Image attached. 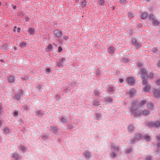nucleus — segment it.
<instances>
[{
    "label": "nucleus",
    "mask_w": 160,
    "mask_h": 160,
    "mask_svg": "<svg viewBox=\"0 0 160 160\" xmlns=\"http://www.w3.org/2000/svg\"><path fill=\"white\" fill-rule=\"evenodd\" d=\"M107 100L109 102H111L112 101V99L110 98H108Z\"/></svg>",
    "instance_id": "obj_45"
},
{
    "label": "nucleus",
    "mask_w": 160,
    "mask_h": 160,
    "mask_svg": "<svg viewBox=\"0 0 160 160\" xmlns=\"http://www.w3.org/2000/svg\"><path fill=\"white\" fill-rule=\"evenodd\" d=\"M85 156L86 158H88L90 157V153L88 151H86L84 153Z\"/></svg>",
    "instance_id": "obj_22"
},
{
    "label": "nucleus",
    "mask_w": 160,
    "mask_h": 160,
    "mask_svg": "<svg viewBox=\"0 0 160 160\" xmlns=\"http://www.w3.org/2000/svg\"><path fill=\"white\" fill-rule=\"evenodd\" d=\"M18 112H14L13 115L14 117H16V116L18 115Z\"/></svg>",
    "instance_id": "obj_40"
},
{
    "label": "nucleus",
    "mask_w": 160,
    "mask_h": 160,
    "mask_svg": "<svg viewBox=\"0 0 160 160\" xmlns=\"http://www.w3.org/2000/svg\"><path fill=\"white\" fill-rule=\"evenodd\" d=\"M55 34L57 37H58L62 35V33L60 31L57 30L55 31Z\"/></svg>",
    "instance_id": "obj_10"
},
{
    "label": "nucleus",
    "mask_w": 160,
    "mask_h": 160,
    "mask_svg": "<svg viewBox=\"0 0 160 160\" xmlns=\"http://www.w3.org/2000/svg\"><path fill=\"white\" fill-rule=\"evenodd\" d=\"M58 50L59 52H61L62 50V47H59L58 48Z\"/></svg>",
    "instance_id": "obj_34"
},
{
    "label": "nucleus",
    "mask_w": 160,
    "mask_h": 160,
    "mask_svg": "<svg viewBox=\"0 0 160 160\" xmlns=\"http://www.w3.org/2000/svg\"><path fill=\"white\" fill-rule=\"evenodd\" d=\"M104 2L103 0H99V3L100 5H101V6H103L104 4Z\"/></svg>",
    "instance_id": "obj_27"
},
{
    "label": "nucleus",
    "mask_w": 160,
    "mask_h": 160,
    "mask_svg": "<svg viewBox=\"0 0 160 160\" xmlns=\"http://www.w3.org/2000/svg\"><path fill=\"white\" fill-rule=\"evenodd\" d=\"M50 130L53 132H56L57 131V128L55 127L51 126Z\"/></svg>",
    "instance_id": "obj_15"
},
{
    "label": "nucleus",
    "mask_w": 160,
    "mask_h": 160,
    "mask_svg": "<svg viewBox=\"0 0 160 160\" xmlns=\"http://www.w3.org/2000/svg\"><path fill=\"white\" fill-rule=\"evenodd\" d=\"M158 146H160V143H158Z\"/></svg>",
    "instance_id": "obj_58"
},
{
    "label": "nucleus",
    "mask_w": 160,
    "mask_h": 160,
    "mask_svg": "<svg viewBox=\"0 0 160 160\" xmlns=\"http://www.w3.org/2000/svg\"><path fill=\"white\" fill-rule=\"evenodd\" d=\"M131 151H132V149L130 148V149H129V150H128V152H130Z\"/></svg>",
    "instance_id": "obj_52"
},
{
    "label": "nucleus",
    "mask_w": 160,
    "mask_h": 160,
    "mask_svg": "<svg viewBox=\"0 0 160 160\" xmlns=\"http://www.w3.org/2000/svg\"><path fill=\"white\" fill-rule=\"evenodd\" d=\"M157 138L158 140H160V135L158 136L157 137Z\"/></svg>",
    "instance_id": "obj_49"
},
{
    "label": "nucleus",
    "mask_w": 160,
    "mask_h": 160,
    "mask_svg": "<svg viewBox=\"0 0 160 160\" xmlns=\"http://www.w3.org/2000/svg\"><path fill=\"white\" fill-rule=\"evenodd\" d=\"M150 108L151 109H152V108H153V105L151 104V103H150Z\"/></svg>",
    "instance_id": "obj_44"
},
{
    "label": "nucleus",
    "mask_w": 160,
    "mask_h": 160,
    "mask_svg": "<svg viewBox=\"0 0 160 160\" xmlns=\"http://www.w3.org/2000/svg\"><path fill=\"white\" fill-rule=\"evenodd\" d=\"M111 147L112 150L114 151H118L119 150V148L118 147L111 146Z\"/></svg>",
    "instance_id": "obj_17"
},
{
    "label": "nucleus",
    "mask_w": 160,
    "mask_h": 160,
    "mask_svg": "<svg viewBox=\"0 0 160 160\" xmlns=\"http://www.w3.org/2000/svg\"><path fill=\"white\" fill-rule=\"evenodd\" d=\"M66 59L64 58H62L61 59V60H60L57 63V65L59 67H62V64L64 63L66 61Z\"/></svg>",
    "instance_id": "obj_4"
},
{
    "label": "nucleus",
    "mask_w": 160,
    "mask_h": 160,
    "mask_svg": "<svg viewBox=\"0 0 160 160\" xmlns=\"http://www.w3.org/2000/svg\"><path fill=\"white\" fill-rule=\"evenodd\" d=\"M14 49L15 50H16L17 49V48L16 47H14Z\"/></svg>",
    "instance_id": "obj_57"
},
{
    "label": "nucleus",
    "mask_w": 160,
    "mask_h": 160,
    "mask_svg": "<svg viewBox=\"0 0 160 160\" xmlns=\"http://www.w3.org/2000/svg\"><path fill=\"white\" fill-rule=\"evenodd\" d=\"M116 154L114 153H113L112 154V156L113 157H115L116 156Z\"/></svg>",
    "instance_id": "obj_48"
},
{
    "label": "nucleus",
    "mask_w": 160,
    "mask_h": 160,
    "mask_svg": "<svg viewBox=\"0 0 160 160\" xmlns=\"http://www.w3.org/2000/svg\"><path fill=\"white\" fill-rule=\"evenodd\" d=\"M146 160H151V158H147Z\"/></svg>",
    "instance_id": "obj_54"
},
{
    "label": "nucleus",
    "mask_w": 160,
    "mask_h": 160,
    "mask_svg": "<svg viewBox=\"0 0 160 160\" xmlns=\"http://www.w3.org/2000/svg\"><path fill=\"white\" fill-rule=\"evenodd\" d=\"M152 23L154 25H158L159 24V22L155 20H153L152 21Z\"/></svg>",
    "instance_id": "obj_26"
},
{
    "label": "nucleus",
    "mask_w": 160,
    "mask_h": 160,
    "mask_svg": "<svg viewBox=\"0 0 160 160\" xmlns=\"http://www.w3.org/2000/svg\"><path fill=\"white\" fill-rule=\"evenodd\" d=\"M157 83L158 84H160V79L158 81H157Z\"/></svg>",
    "instance_id": "obj_50"
},
{
    "label": "nucleus",
    "mask_w": 160,
    "mask_h": 160,
    "mask_svg": "<svg viewBox=\"0 0 160 160\" xmlns=\"http://www.w3.org/2000/svg\"><path fill=\"white\" fill-rule=\"evenodd\" d=\"M64 39L67 40L68 39V36H66L64 37Z\"/></svg>",
    "instance_id": "obj_47"
},
{
    "label": "nucleus",
    "mask_w": 160,
    "mask_h": 160,
    "mask_svg": "<svg viewBox=\"0 0 160 160\" xmlns=\"http://www.w3.org/2000/svg\"><path fill=\"white\" fill-rule=\"evenodd\" d=\"M128 17L130 18H132L133 16V14L131 13H128Z\"/></svg>",
    "instance_id": "obj_32"
},
{
    "label": "nucleus",
    "mask_w": 160,
    "mask_h": 160,
    "mask_svg": "<svg viewBox=\"0 0 160 160\" xmlns=\"http://www.w3.org/2000/svg\"><path fill=\"white\" fill-rule=\"evenodd\" d=\"M81 4L82 6L85 7L87 3L85 1H83L82 2Z\"/></svg>",
    "instance_id": "obj_28"
},
{
    "label": "nucleus",
    "mask_w": 160,
    "mask_h": 160,
    "mask_svg": "<svg viewBox=\"0 0 160 160\" xmlns=\"http://www.w3.org/2000/svg\"><path fill=\"white\" fill-rule=\"evenodd\" d=\"M21 29L20 28H17L16 26H15L13 29V31L15 33H19L21 31Z\"/></svg>",
    "instance_id": "obj_6"
},
{
    "label": "nucleus",
    "mask_w": 160,
    "mask_h": 160,
    "mask_svg": "<svg viewBox=\"0 0 160 160\" xmlns=\"http://www.w3.org/2000/svg\"><path fill=\"white\" fill-rule=\"evenodd\" d=\"M153 95L155 98L160 97V90L158 91L156 90H154L153 91Z\"/></svg>",
    "instance_id": "obj_5"
},
{
    "label": "nucleus",
    "mask_w": 160,
    "mask_h": 160,
    "mask_svg": "<svg viewBox=\"0 0 160 160\" xmlns=\"http://www.w3.org/2000/svg\"><path fill=\"white\" fill-rule=\"evenodd\" d=\"M20 98V96L18 94H16L14 96V98L17 100L19 99Z\"/></svg>",
    "instance_id": "obj_29"
},
{
    "label": "nucleus",
    "mask_w": 160,
    "mask_h": 160,
    "mask_svg": "<svg viewBox=\"0 0 160 160\" xmlns=\"http://www.w3.org/2000/svg\"><path fill=\"white\" fill-rule=\"evenodd\" d=\"M153 76V74L152 73H150L149 74V75L148 76V78H152Z\"/></svg>",
    "instance_id": "obj_35"
},
{
    "label": "nucleus",
    "mask_w": 160,
    "mask_h": 160,
    "mask_svg": "<svg viewBox=\"0 0 160 160\" xmlns=\"http://www.w3.org/2000/svg\"><path fill=\"white\" fill-rule=\"evenodd\" d=\"M13 8L14 9H15L16 8V6H13Z\"/></svg>",
    "instance_id": "obj_53"
},
{
    "label": "nucleus",
    "mask_w": 160,
    "mask_h": 160,
    "mask_svg": "<svg viewBox=\"0 0 160 160\" xmlns=\"http://www.w3.org/2000/svg\"><path fill=\"white\" fill-rule=\"evenodd\" d=\"M142 115L144 116H148L150 114L149 111L145 110L144 111H142Z\"/></svg>",
    "instance_id": "obj_16"
},
{
    "label": "nucleus",
    "mask_w": 160,
    "mask_h": 160,
    "mask_svg": "<svg viewBox=\"0 0 160 160\" xmlns=\"http://www.w3.org/2000/svg\"><path fill=\"white\" fill-rule=\"evenodd\" d=\"M123 61L125 62H127L128 61V59H125V58H124L123 60Z\"/></svg>",
    "instance_id": "obj_42"
},
{
    "label": "nucleus",
    "mask_w": 160,
    "mask_h": 160,
    "mask_svg": "<svg viewBox=\"0 0 160 160\" xmlns=\"http://www.w3.org/2000/svg\"><path fill=\"white\" fill-rule=\"evenodd\" d=\"M132 114H134L135 116L141 115H142V112H140L136 108L132 107L131 110Z\"/></svg>",
    "instance_id": "obj_2"
},
{
    "label": "nucleus",
    "mask_w": 160,
    "mask_h": 160,
    "mask_svg": "<svg viewBox=\"0 0 160 160\" xmlns=\"http://www.w3.org/2000/svg\"><path fill=\"white\" fill-rule=\"evenodd\" d=\"M121 3L124 4L126 3V0H120Z\"/></svg>",
    "instance_id": "obj_37"
},
{
    "label": "nucleus",
    "mask_w": 160,
    "mask_h": 160,
    "mask_svg": "<svg viewBox=\"0 0 160 160\" xmlns=\"http://www.w3.org/2000/svg\"><path fill=\"white\" fill-rule=\"evenodd\" d=\"M19 45L22 48H23L27 45V43L25 42H22L19 43Z\"/></svg>",
    "instance_id": "obj_20"
},
{
    "label": "nucleus",
    "mask_w": 160,
    "mask_h": 160,
    "mask_svg": "<svg viewBox=\"0 0 160 160\" xmlns=\"http://www.w3.org/2000/svg\"><path fill=\"white\" fill-rule=\"evenodd\" d=\"M132 43H133V44H134L135 45H137L138 47L139 46V44H138V43H137L136 41V40L135 39H132Z\"/></svg>",
    "instance_id": "obj_21"
},
{
    "label": "nucleus",
    "mask_w": 160,
    "mask_h": 160,
    "mask_svg": "<svg viewBox=\"0 0 160 160\" xmlns=\"http://www.w3.org/2000/svg\"><path fill=\"white\" fill-rule=\"evenodd\" d=\"M152 50L154 52H156L157 50V49L156 48H154L152 49Z\"/></svg>",
    "instance_id": "obj_41"
},
{
    "label": "nucleus",
    "mask_w": 160,
    "mask_h": 160,
    "mask_svg": "<svg viewBox=\"0 0 160 160\" xmlns=\"http://www.w3.org/2000/svg\"><path fill=\"white\" fill-rule=\"evenodd\" d=\"M137 103V101H136L133 102L132 103V105H134L136 104Z\"/></svg>",
    "instance_id": "obj_46"
},
{
    "label": "nucleus",
    "mask_w": 160,
    "mask_h": 160,
    "mask_svg": "<svg viewBox=\"0 0 160 160\" xmlns=\"http://www.w3.org/2000/svg\"><path fill=\"white\" fill-rule=\"evenodd\" d=\"M20 148L22 151L24 152H25L28 149L26 148H25L23 145H21L20 147Z\"/></svg>",
    "instance_id": "obj_19"
},
{
    "label": "nucleus",
    "mask_w": 160,
    "mask_h": 160,
    "mask_svg": "<svg viewBox=\"0 0 160 160\" xmlns=\"http://www.w3.org/2000/svg\"><path fill=\"white\" fill-rule=\"evenodd\" d=\"M141 72L142 78L144 79L142 82V84L144 86L143 91L146 92H149L150 89V86L149 84H148L146 80L148 77L147 75V72L145 70L142 69L141 70Z\"/></svg>",
    "instance_id": "obj_1"
},
{
    "label": "nucleus",
    "mask_w": 160,
    "mask_h": 160,
    "mask_svg": "<svg viewBox=\"0 0 160 160\" xmlns=\"http://www.w3.org/2000/svg\"><path fill=\"white\" fill-rule=\"evenodd\" d=\"M36 113L37 115H43L44 112L42 110H38L36 112Z\"/></svg>",
    "instance_id": "obj_18"
},
{
    "label": "nucleus",
    "mask_w": 160,
    "mask_h": 160,
    "mask_svg": "<svg viewBox=\"0 0 160 160\" xmlns=\"http://www.w3.org/2000/svg\"><path fill=\"white\" fill-rule=\"evenodd\" d=\"M141 139V137H140V138H138L137 139L139 140H140Z\"/></svg>",
    "instance_id": "obj_56"
},
{
    "label": "nucleus",
    "mask_w": 160,
    "mask_h": 160,
    "mask_svg": "<svg viewBox=\"0 0 160 160\" xmlns=\"http://www.w3.org/2000/svg\"><path fill=\"white\" fill-rule=\"evenodd\" d=\"M157 66L159 68H160V60L158 61V62Z\"/></svg>",
    "instance_id": "obj_38"
},
{
    "label": "nucleus",
    "mask_w": 160,
    "mask_h": 160,
    "mask_svg": "<svg viewBox=\"0 0 160 160\" xmlns=\"http://www.w3.org/2000/svg\"><path fill=\"white\" fill-rule=\"evenodd\" d=\"M4 132H6V133H8L9 132V130L8 128H4Z\"/></svg>",
    "instance_id": "obj_33"
},
{
    "label": "nucleus",
    "mask_w": 160,
    "mask_h": 160,
    "mask_svg": "<svg viewBox=\"0 0 160 160\" xmlns=\"http://www.w3.org/2000/svg\"><path fill=\"white\" fill-rule=\"evenodd\" d=\"M47 71H48V72L49 71H50V69H49V68H47Z\"/></svg>",
    "instance_id": "obj_55"
},
{
    "label": "nucleus",
    "mask_w": 160,
    "mask_h": 160,
    "mask_svg": "<svg viewBox=\"0 0 160 160\" xmlns=\"http://www.w3.org/2000/svg\"><path fill=\"white\" fill-rule=\"evenodd\" d=\"M148 125L150 127H154L157 128L160 125V122L158 121L154 123L152 122H149Z\"/></svg>",
    "instance_id": "obj_3"
},
{
    "label": "nucleus",
    "mask_w": 160,
    "mask_h": 160,
    "mask_svg": "<svg viewBox=\"0 0 160 160\" xmlns=\"http://www.w3.org/2000/svg\"><path fill=\"white\" fill-rule=\"evenodd\" d=\"M144 138L147 141H149L150 138V136L147 135H145L144 136Z\"/></svg>",
    "instance_id": "obj_25"
},
{
    "label": "nucleus",
    "mask_w": 160,
    "mask_h": 160,
    "mask_svg": "<svg viewBox=\"0 0 160 160\" xmlns=\"http://www.w3.org/2000/svg\"><path fill=\"white\" fill-rule=\"evenodd\" d=\"M56 98H60V97L59 95H57L56 96Z\"/></svg>",
    "instance_id": "obj_51"
},
{
    "label": "nucleus",
    "mask_w": 160,
    "mask_h": 160,
    "mask_svg": "<svg viewBox=\"0 0 160 160\" xmlns=\"http://www.w3.org/2000/svg\"><path fill=\"white\" fill-rule=\"evenodd\" d=\"M113 90H114V88L113 87L110 88L108 90V91H113Z\"/></svg>",
    "instance_id": "obj_39"
},
{
    "label": "nucleus",
    "mask_w": 160,
    "mask_h": 160,
    "mask_svg": "<svg viewBox=\"0 0 160 160\" xmlns=\"http://www.w3.org/2000/svg\"><path fill=\"white\" fill-rule=\"evenodd\" d=\"M52 49V46L51 45L49 44L48 47L47 49V51L50 52Z\"/></svg>",
    "instance_id": "obj_23"
},
{
    "label": "nucleus",
    "mask_w": 160,
    "mask_h": 160,
    "mask_svg": "<svg viewBox=\"0 0 160 160\" xmlns=\"http://www.w3.org/2000/svg\"><path fill=\"white\" fill-rule=\"evenodd\" d=\"M128 130L129 132H132L133 130V128L132 126H129L128 127Z\"/></svg>",
    "instance_id": "obj_24"
},
{
    "label": "nucleus",
    "mask_w": 160,
    "mask_h": 160,
    "mask_svg": "<svg viewBox=\"0 0 160 160\" xmlns=\"http://www.w3.org/2000/svg\"><path fill=\"white\" fill-rule=\"evenodd\" d=\"M28 31L30 35H33L34 33V30L32 28H29Z\"/></svg>",
    "instance_id": "obj_14"
},
{
    "label": "nucleus",
    "mask_w": 160,
    "mask_h": 160,
    "mask_svg": "<svg viewBox=\"0 0 160 160\" xmlns=\"http://www.w3.org/2000/svg\"><path fill=\"white\" fill-rule=\"evenodd\" d=\"M119 81L121 83H122L124 82L122 78H120L119 79Z\"/></svg>",
    "instance_id": "obj_43"
},
{
    "label": "nucleus",
    "mask_w": 160,
    "mask_h": 160,
    "mask_svg": "<svg viewBox=\"0 0 160 160\" xmlns=\"http://www.w3.org/2000/svg\"><path fill=\"white\" fill-rule=\"evenodd\" d=\"M146 102V101L145 100H142L141 101V102L140 103V106H142L143 104H145Z\"/></svg>",
    "instance_id": "obj_30"
},
{
    "label": "nucleus",
    "mask_w": 160,
    "mask_h": 160,
    "mask_svg": "<svg viewBox=\"0 0 160 160\" xmlns=\"http://www.w3.org/2000/svg\"><path fill=\"white\" fill-rule=\"evenodd\" d=\"M15 79V77L13 76H10L8 78V80L10 82H13Z\"/></svg>",
    "instance_id": "obj_13"
},
{
    "label": "nucleus",
    "mask_w": 160,
    "mask_h": 160,
    "mask_svg": "<svg viewBox=\"0 0 160 160\" xmlns=\"http://www.w3.org/2000/svg\"><path fill=\"white\" fill-rule=\"evenodd\" d=\"M148 16V14L145 12H142L141 15L140 17L142 19H145Z\"/></svg>",
    "instance_id": "obj_8"
},
{
    "label": "nucleus",
    "mask_w": 160,
    "mask_h": 160,
    "mask_svg": "<svg viewBox=\"0 0 160 160\" xmlns=\"http://www.w3.org/2000/svg\"><path fill=\"white\" fill-rule=\"evenodd\" d=\"M61 120L63 122H65L66 121V119L64 118H61Z\"/></svg>",
    "instance_id": "obj_36"
},
{
    "label": "nucleus",
    "mask_w": 160,
    "mask_h": 160,
    "mask_svg": "<svg viewBox=\"0 0 160 160\" xmlns=\"http://www.w3.org/2000/svg\"><path fill=\"white\" fill-rule=\"evenodd\" d=\"M1 2H0V6H1Z\"/></svg>",
    "instance_id": "obj_59"
},
{
    "label": "nucleus",
    "mask_w": 160,
    "mask_h": 160,
    "mask_svg": "<svg viewBox=\"0 0 160 160\" xmlns=\"http://www.w3.org/2000/svg\"><path fill=\"white\" fill-rule=\"evenodd\" d=\"M136 93V91L133 88L130 89L129 92V95L131 96H133Z\"/></svg>",
    "instance_id": "obj_9"
},
{
    "label": "nucleus",
    "mask_w": 160,
    "mask_h": 160,
    "mask_svg": "<svg viewBox=\"0 0 160 160\" xmlns=\"http://www.w3.org/2000/svg\"><path fill=\"white\" fill-rule=\"evenodd\" d=\"M114 49L113 48L112 46H110L108 48V51L110 53L112 54L113 53Z\"/></svg>",
    "instance_id": "obj_11"
},
{
    "label": "nucleus",
    "mask_w": 160,
    "mask_h": 160,
    "mask_svg": "<svg viewBox=\"0 0 160 160\" xmlns=\"http://www.w3.org/2000/svg\"><path fill=\"white\" fill-rule=\"evenodd\" d=\"M149 18L150 20H154V16L153 15L151 14L149 15Z\"/></svg>",
    "instance_id": "obj_31"
},
{
    "label": "nucleus",
    "mask_w": 160,
    "mask_h": 160,
    "mask_svg": "<svg viewBox=\"0 0 160 160\" xmlns=\"http://www.w3.org/2000/svg\"><path fill=\"white\" fill-rule=\"evenodd\" d=\"M21 155H18L16 154H15L13 155L12 156L13 158L14 159H15L16 160H19V159H20L21 158Z\"/></svg>",
    "instance_id": "obj_12"
},
{
    "label": "nucleus",
    "mask_w": 160,
    "mask_h": 160,
    "mask_svg": "<svg viewBox=\"0 0 160 160\" xmlns=\"http://www.w3.org/2000/svg\"><path fill=\"white\" fill-rule=\"evenodd\" d=\"M128 82L130 84H132L134 83V80L132 77H128L127 79Z\"/></svg>",
    "instance_id": "obj_7"
}]
</instances>
